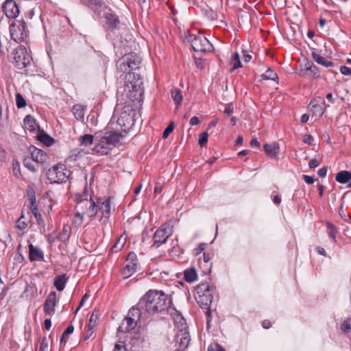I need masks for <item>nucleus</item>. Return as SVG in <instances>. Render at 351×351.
Listing matches in <instances>:
<instances>
[{
  "mask_svg": "<svg viewBox=\"0 0 351 351\" xmlns=\"http://www.w3.org/2000/svg\"><path fill=\"white\" fill-rule=\"evenodd\" d=\"M96 204H99L98 211H100L101 213V217L100 220L104 219V222L107 221L110 217V197H106L105 199L97 198Z\"/></svg>",
  "mask_w": 351,
  "mask_h": 351,
  "instance_id": "17",
  "label": "nucleus"
},
{
  "mask_svg": "<svg viewBox=\"0 0 351 351\" xmlns=\"http://www.w3.org/2000/svg\"><path fill=\"white\" fill-rule=\"evenodd\" d=\"M99 204L90 197L89 199L80 196L77 199L76 210L83 215H87L88 217H95L98 212Z\"/></svg>",
  "mask_w": 351,
  "mask_h": 351,
  "instance_id": "9",
  "label": "nucleus"
},
{
  "mask_svg": "<svg viewBox=\"0 0 351 351\" xmlns=\"http://www.w3.org/2000/svg\"><path fill=\"white\" fill-rule=\"evenodd\" d=\"M114 351H128L123 341H118L114 348Z\"/></svg>",
  "mask_w": 351,
  "mask_h": 351,
  "instance_id": "52",
  "label": "nucleus"
},
{
  "mask_svg": "<svg viewBox=\"0 0 351 351\" xmlns=\"http://www.w3.org/2000/svg\"><path fill=\"white\" fill-rule=\"evenodd\" d=\"M171 234L169 225L167 223L162 224L154 234L152 246L156 248L159 247L167 241Z\"/></svg>",
  "mask_w": 351,
  "mask_h": 351,
  "instance_id": "12",
  "label": "nucleus"
},
{
  "mask_svg": "<svg viewBox=\"0 0 351 351\" xmlns=\"http://www.w3.org/2000/svg\"><path fill=\"white\" fill-rule=\"evenodd\" d=\"M189 123L191 125H197L199 123V118L196 116H194L190 119Z\"/></svg>",
  "mask_w": 351,
  "mask_h": 351,
  "instance_id": "64",
  "label": "nucleus"
},
{
  "mask_svg": "<svg viewBox=\"0 0 351 351\" xmlns=\"http://www.w3.org/2000/svg\"><path fill=\"white\" fill-rule=\"evenodd\" d=\"M137 323L134 318L127 316L118 328V331L124 333L128 332L136 326Z\"/></svg>",
  "mask_w": 351,
  "mask_h": 351,
  "instance_id": "23",
  "label": "nucleus"
},
{
  "mask_svg": "<svg viewBox=\"0 0 351 351\" xmlns=\"http://www.w3.org/2000/svg\"><path fill=\"white\" fill-rule=\"evenodd\" d=\"M71 171L65 165L58 164L50 168L47 172V178L51 184L66 182L70 176Z\"/></svg>",
  "mask_w": 351,
  "mask_h": 351,
  "instance_id": "7",
  "label": "nucleus"
},
{
  "mask_svg": "<svg viewBox=\"0 0 351 351\" xmlns=\"http://www.w3.org/2000/svg\"><path fill=\"white\" fill-rule=\"evenodd\" d=\"M261 77L264 80H271L274 81L278 79L277 73L270 68L267 69L265 73L261 75Z\"/></svg>",
  "mask_w": 351,
  "mask_h": 351,
  "instance_id": "40",
  "label": "nucleus"
},
{
  "mask_svg": "<svg viewBox=\"0 0 351 351\" xmlns=\"http://www.w3.org/2000/svg\"><path fill=\"white\" fill-rule=\"evenodd\" d=\"M272 200L274 203L276 205H279L281 202V197L278 195H271Z\"/></svg>",
  "mask_w": 351,
  "mask_h": 351,
  "instance_id": "63",
  "label": "nucleus"
},
{
  "mask_svg": "<svg viewBox=\"0 0 351 351\" xmlns=\"http://www.w3.org/2000/svg\"><path fill=\"white\" fill-rule=\"evenodd\" d=\"M313 141V138L310 134H305L304 136V142L308 145H311Z\"/></svg>",
  "mask_w": 351,
  "mask_h": 351,
  "instance_id": "62",
  "label": "nucleus"
},
{
  "mask_svg": "<svg viewBox=\"0 0 351 351\" xmlns=\"http://www.w3.org/2000/svg\"><path fill=\"white\" fill-rule=\"evenodd\" d=\"M171 305L172 300L169 295L155 290L147 291L138 302V306L147 315L167 312L171 316L177 314L180 315L178 311Z\"/></svg>",
  "mask_w": 351,
  "mask_h": 351,
  "instance_id": "1",
  "label": "nucleus"
},
{
  "mask_svg": "<svg viewBox=\"0 0 351 351\" xmlns=\"http://www.w3.org/2000/svg\"><path fill=\"white\" fill-rule=\"evenodd\" d=\"M171 97L176 105L178 107L182 101V92L179 88H173L171 90Z\"/></svg>",
  "mask_w": 351,
  "mask_h": 351,
  "instance_id": "36",
  "label": "nucleus"
},
{
  "mask_svg": "<svg viewBox=\"0 0 351 351\" xmlns=\"http://www.w3.org/2000/svg\"><path fill=\"white\" fill-rule=\"evenodd\" d=\"M135 112L131 105H125L119 112L117 109L114 110L111 121H116L117 125L119 126V130L123 132H128L132 129L134 125ZM117 130H119L117 128Z\"/></svg>",
  "mask_w": 351,
  "mask_h": 351,
  "instance_id": "3",
  "label": "nucleus"
},
{
  "mask_svg": "<svg viewBox=\"0 0 351 351\" xmlns=\"http://www.w3.org/2000/svg\"><path fill=\"white\" fill-rule=\"evenodd\" d=\"M10 31L12 39L17 43L23 40L27 37V27L25 23L23 21H20L16 27L15 24H11L10 25Z\"/></svg>",
  "mask_w": 351,
  "mask_h": 351,
  "instance_id": "14",
  "label": "nucleus"
},
{
  "mask_svg": "<svg viewBox=\"0 0 351 351\" xmlns=\"http://www.w3.org/2000/svg\"><path fill=\"white\" fill-rule=\"evenodd\" d=\"M1 8L9 19H15L20 13L19 8L14 0H5L2 3Z\"/></svg>",
  "mask_w": 351,
  "mask_h": 351,
  "instance_id": "15",
  "label": "nucleus"
},
{
  "mask_svg": "<svg viewBox=\"0 0 351 351\" xmlns=\"http://www.w3.org/2000/svg\"><path fill=\"white\" fill-rule=\"evenodd\" d=\"M306 70L309 77L317 78L319 76V69L313 62L306 64Z\"/></svg>",
  "mask_w": 351,
  "mask_h": 351,
  "instance_id": "31",
  "label": "nucleus"
},
{
  "mask_svg": "<svg viewBox=\"0 0 351 351\" xmlns=\"http://www.w3.org/2000/svg\"><path fill=\"white\" fill-rule=\"evenodd\" d=\"M12 63L17 69H23L29 66L32 61V57L23 46H19L14 49L11 53Z\"/></svg>",
  "mask_w": 351,
  "mask_h": 351,
  "instance_id": "6",
  "label": "nucleus"
},
{
  "mask_svg": "<svg viewBox=\"0 0 351 351\" xmlns=\"http://www.w3.org/2000/svg\"><path fill=\"white\" fill-rule=\"evenodd\" d=\"M335 180L339 183H347L351 180V173L348 171H341L336 175Z\"/></svg>",
  "mask_w": 351,
  "mask_h": 351,
  "instance_id": "33",
  "label": "nucleus"
},
{
  "mask_svg": "<svg viewBox=\"0 0 351 351\" xmlns=\"http://www.w3.org/2000/svg\"><path fill=\"white\" fill-rule=\"evenodd\" d=\"M94 136L92 134H86L79 137L78 141L81 147L86 148L93 145Z\"/></svg>",
  "mask_w": 351,
  "mask_h": 351,
  "instance_id": "30",
  "label": "nucleus"
},
{
  "mask_svg": "<svg viewBox=\"0 0 351 351\" xmlns=\"http://www.w3.org/2000/svg\"><path fill=\"white\" fill-rule=\"evenodd\" d=\"M34 217L36 218L38 225L41 228L40 231L45 232L46 231L45 223L43 219L42 218L41 214L37 215V216Z\"/></svg>",
  "mask_w": 351,
  "mask_h": 351,
  "instance_id": "47",
  "label": "nucleus"
},
{
  "mask_svg": "<svg viewBox=\"0 0 351 351\" xmlns=\"http://www.w3.org/2000/svg\"><path fill=\"white\" fill-rule=\"evenodd\" d=\"M147 315L145 311L138 306V303L136 306H133L130 309L128 317L134 318V320L138 322L141 317H146Z\"/></svg>",
  "mask_w": 351,
  "mask_h": 351,
  "instance_id": "25",
  "label": "nucleus"
},
{
  "mask_svg": "<svg viewBox=\"0 0 351 351\" xmlns=\"http://www.w3.org/2000/svg\"><path fill=\"white\" fill-rule=\"evenodd\" d=\"M73 330H74V327L73 325H69L66 328V330L64 331V332L60 338V343L61 344L66 343V341L69 339V335L72 334L73 332Z\"/></svg>",
  "mask_w": 351,
  "mask_h": 351,
  "instance_id": "41",
  "label": "nucleus"
},
{
  "mask_svg": "<svg viewBox=\"0 0 351 351\" xmlns=\"http://www.w3.org/2000/svg\"><path fill=\"white\" fill-rule=\"evenodd\" d=\"M340 71L344 75H351V69L346 66H341L340 67Z\"/></svg>",
  "mask_w": 351,
  "mask_h": 351,
  "instance_id": "56",
  "label": "nucleus"
},
{
  "mask_svg": "<svg viewBox=\"0 0 351 351\" xmlns=\"http://www.w3.org/2000/svg\"><path fill=\"white\" fill-rule=\"evenodd\" d=\"M328 106L324 98L321 97L312 99L308 104V108L312 111L313 115L317 117H321L323 115Z\"/></svg>",
  "mask_w": 351,
  "mask_h": 351,
  "instance_id": "16",
  "label": "nucleus"
},
{
  "mask_svg": "<svg viewBox=\"0 0 351 351\" xmlns=\"http://www.w3.org/2000/svg\"><path fill=\"white\" fill-rule=\"evenodd\" d=\"M319 165V162L315 158L311 159L308 162V165L311 169H315Z\"/></svg>",
  "mask_w": 351,
  "mask_h": 351,
  "instance_id": "58",
  "label": "nucleus"
},
{
  "mask_svg": "<svg viewBox=\"0 0 351 351\" xmlns=\"http://www.w3.org/2000/svg\"><path fill=\"white\" fill-rule=\"evenodd\" d=\"M56 293L51 291L47 296L44 304V312L46 315H52L55 312V307L56 306Z\"/></svg>",
  "mask_w": 351,
  "mask_h": 351,
  "instance_id": "18",
  "label": "nucleus"
},
{
  "mask_svg": "<svg viewBox=\"0 0 351 351\" xmlns=\"http://www.w3.org/2000/svg\"><path fill=\"white\" fill-rule=\"evenodd\" d=\"M263 149L268 157L270 158H276L279 154L280 147L278 143L273 142L271 143H265L263 145Z\"/></svg>",
  "mask_w": 351,
  "mask_h": 351,
  "instance_id": "21",
  "label": "nucleus"
},
{
  "mask_svg": "<svg viewBox=\"0 0 351 351\" xmlns=\"http://www.w3.org/2000/svg\"><path fill=\"white\" fill-rule=\"evenodd\" d=\"M210 256L209 254L208 253H206V252H204L203 253V257H202V258H199V262L200 264H202V262H204V263L206 265H205V267H206V269L208 270V271H210V269H211V263H210Z\"/></svg>",
  "mask_w": 351,
  "mask_h": 351,
  "instance_id": "43",
  "label": "nucleus"
},
{
  "mask_svg": "<svg viewBox=\"0 0 351 351\" xmlns=\"http://www.w3.org/2000/svg\"><path fill=\"white\" fill-rule=\"evenodd\" d=\"M175 341L179 344L180 348L182 350L186 348L190 342V335L187 331L180 330L175 337Z\"/></svg>",
  "mask_w": 351,
  "mask_h": 351,
  "instance_id": "20",
  "label": "nucleus"
},
{
  "mask_svg": "<svg viewBox=\"0 0 351 351\" xmlns=\"http://www.w3.org/2000/svg\"><path fill=\"white\" fill-rule=\"evenodd\" d=\"M196 293L195 295V300L201 308L206 310V326L208 328L210 326L211 311L210 305L213 300V294L216 288L215 286L208 283H201L196 287Z\"/></svg>",
  "mask_w": 351,
  "mask_h": 351,
  "instance_id": "2",
  "label": "nucleus"
},
{
  "mask_svg": "<svg viewBox=\"0 0 351 351\" xmlns=\"http://www.w3.org/2000/svg\"><path fill=\"white\" fill-rule=\"evenodd\" d=\"M29 200L30 203V209L34 216L36 217L37 215L40 214L38 211V207L36 204V195L34 191L29 193Z\"/></svg>",
  "mask_w": 351,
  "mask_h": 351,
  "instance_id": "32",
  "label": "nucleus"
},
{
  "mask_svg": "<svg viewBox=\"0 0 351 351\" xmlns=\"http://www.w3.org/2000/svg\"><path fill=\"white\" fill-rule=\"evenodd\" d=\"M34 161L32 158H25L23 160L24 166L32 172H36L38 170V165L34 164Z\"/></svg>",
  "mask_w": 351,
  "mask_h": 351,
  "instance_id": "39",
  "label": "nucleus"
},
{
  "mask_svg": "<svg viewBox=\"0 0 351 351\" xmlns=\"http://www.w3.org/2000/svg\"><path fill=\"white\" fill-rule=\"evenodd\" d=\"M341 330L345 332H348L351 330V319H347L344 320L343 324H341Z\"/></svg>",
  "mask_w": 351,
  "mask_h": 351,
  "instance_id": "48",
  "label": "nucleus"
},
{
  "mask_svg": "<svg viewBox=\"0 0 351 351\" xmlns=\"http://www.w3.org/2000/svg\"><path fill=\"white\" fill-rule=\"evenodd\" d=\"M302 178L307 184H313L315 180L313 176H310L307 175H303Z\"/></svg>",
  "mask_w": 351,
  "mask_h": 351,
  "instance_id": "57",
  "label": "nucleus"
},
{
  "mask_svg": "<svg viewBox=\"0 0 351 351\" xmlns=\"http://www.w3.org/2000/svg\"><path fill=\"white\" fill-rule=\"evenodd\" d=\"M206 245V243H199L198 245V246L193 250V255L194 256L199 255L205 250Z\"/></svg>",
  "mask_w": 351,
  "mask_h": 351,
  "instance_id": "49",
  "label": "nucleus"
},
{
  "mask_svg": "<svg viewBox=\"0 0 351 351\" xmlns=\"http://www.w3.org/2000/svg\"><path fill=\"white\" fill-rule=\"evenodd\" d=\"M127 261L128 263L121 270V275L124 279L130 277L134 273H135L138 266L137 256L133 252H131L128 254Z\"/></svg>",
  "mask_w": 351,
  "mask_h": 351,
  "instance_id": "13",
  "label": "nucleus"
},
{
  "mask_svg": "<svg viewBox=\"0 0 351 351\" xmlns=\"http://www.w3.org/2000/svg\"><path fill=\"white\" fill-rule=\"evenodd\" d=\"M72 112L75 117L79 120H84V106L80 104H75L73 106Z\"/></svg>",
  "mask_w": 351,
  "mask_h": 351,
  "instance_id": "35",
  "label": "nucleus"
},
{
  "mask_svg": "<svg viewBox=\"0 0 351 351\" xmlns=\"http://www.w3.org/2000/svg\"><path fill=\"white\" fill-rule=\"evenodd\" d=\"M141 62V57L134 53H129L124 55L117 62V70L122 73H130V71L138 68Z\"/></svg>",
  "mask_w": 351,
  "mask_h": 351,
  "instance_id": "8",
  "label": "nucleus"
},
{
  "mask_svg": "<svg viewBox=\"0 0 351 351\" xmlns=\"http://www.w3.org/2000/svg\"><path fill=\"white\" fill-rule=\"evenodd\" d=\"M143 81L138 75L135 77V74L129 73L128 81L126 82L125 91L129 101H136L142 99L144 93Z\"/></svg>",
  "mask_w": 351,
  "mask_h": 351,
  "instance_id": "5",
  "label": "nucleus"
},
{
  "mask_svg": "<svg viewBox=\"0 0 351 351\" xmlns=\"http://www.w3.org/2000/svg\"><path fill=\"white\" fill-rule=\"evenodd\" d=\"M25 128L29 132H34L39 126L36 125V119L30 114L25 116L23 120Z\"/></svg>",
  "mask_w": 351,
  "mask_h": 351,
  "instance_id": "28",
  "label": "nucleus"
},
{
  "mask_svg": "<svg viewBox=\"0 0 351 351\" xmlns=\"http://www.w3.org/2000/svg\"><path fill=\"white\" fill-rule=\"evenodd\" d=\"M327 173V168L326 167H324L321 169H319L317 171V174L321 178H324L326 176Z\"/></svg>",
  "mask_w": 351,
  "mask_h": 351,
  "instance_id": "60",
  "label": "nucleus"
},
{
  "mask_svg": "<svg viewBox=\"0 0 351 351\" xmlns=\"http://www.w3.org/2000/svg\"><path fill=\"white\" fill-rule=\"evenodd\" d=\"M29 152H31L32 160L37 164H43L49 159V156L45 152L35 146H30Z\"/></svg>",
  "mask_w": 351,
  "mask_h": 351,
  "instance_id": "19",
  "label": "nucleus"
},
{
  "mask_svg": "<svg viewBox=\"0 0 351 351\" xmlns=\"http://www.w3.org/2000/svg\"><path fill=\"white\" fill-rule=\"evenodd\" d=\"M82 3L86 5L93 12L101 14L104 12V8L106 7L101 0H79Z\"/></svg>",
  "mask_w": 351,
  "mask_h": 351,
  "instance_id": "22",
  "label": "nucleus"
},
{
  "mask_svg": "<svg viewBox=\"0 0 351 351\" xmlns=\"http://www.w3.org/2000/svg\"><path fill=\"white\" fill-rule=\"evenodd\" d=\"M234 110V104L232 103H229L226 106L224 113L227 115H230L233 112Z\"/></svg>",
  "mask_w": 351,
  "mask_h": 351,
  "instance_id": "55",
  "label": "nucleus"
},
{
  "mask_svg": "<svg viewBox=\"0 0 351 351\" xmlns=\"http://www.w3.org/2000/svg\"><path fill=\"white\" fill-rule=\"evenodd\" d=\"M36 137L38 141L43 143L47 147L51 146L55 142V140L52 137L44 132L43 130H40V128L38 129Z\"/></svg>",
  "mask_w": 351,
  "mask_h": 351,
  "instance_id": "26",
  "label": "nucleus"
},
{
  "mask_svg": "<svg viewBox=\"0 0 351 351\" xmlns=\"http://www.w3.org/2000/svg\"><path fill=\"white\" fill-rule=\"evenodd\" d=\"M231 64L232 65L230 69L231 73L233 72L235 69L241 67L240 56L237 52H234L233 53L232 56Z\"/></svg>",
  "mask_w": 351,
  "mask_h": 351,
  "instance_id": "38",
  "label": "nucleus"
},
{
  "mask_svg": "<svg viewBox=\"0 0 351 351\" xmlns=\"http://www.w3.org/2000/svg\"><path fill=\"white\" fill-rule=\"evenodd\" d=\"M102 16L104 19V27L106 31L109 33L115 34L116 32L119 29L120 26V21L119 17L116 15L114 12L108 7L104 8Z\"/></svg>",
  "mask_w": 351,
  "mask_h": 351,
  "instance_id": "10",
  "label": "nucleus"
},
{
  "mask_svg": "<svg viewBox=\"0 0 351 351\" xmlns=\"http://www.w3.org/2000/svg\"><path fill=\"white\" fill-rule=\"evenodd\" d=\"M16 103L18 108H22L26 106V101L20 93L16 95Z\"/></svg>",
  "mask_w": 351,
  "mask_h": 351,
  "instance_id": "45",
  "label": "nucleus"
},
{
  "mask_svg": "<svg viewBox=\"0 0 351 351\" xmlns=\"http://www.w3.org/2000/svg\"><path fill=\"white\" fill-rule=\"evenodd\" d=\"M327 227V233L328 236L333 240L334 242H336V227L331 223L327 222L326 223Z\"/></svg>",
  "mask_w": 351,
  "mask_h": 351,
  "instance_id": "42",
  "label": "nucleus"
},
{
  "mask_svg": "<svg viewBox=\"0 0 351 351\" xmlns=\"http://www.w3.org/2000/svg\"><path fill=\"white\" fill-rule=\"evenodd\" d=\"M93 333L94 329H91V330H90V328H88L86 333L84 335L83 337L84 341H87L93 335Z\"/></svg>",
  "mask_w": 351,
  "mask_h": 351,
  "instance_id": "61",
  "label": "nucleus"
},
{
  "mask_svg": "<svg viewBox=\"0 0 351 351\" xmlns=\"http://www.w3.org/2000/svg\"><path fill=\"white\" fill-rule=\"evenodd\" d=\"M188 41L193 49L197 52H205L212 48L210 41L203 35L189 34Z\"/></svg>",
  "mask_w": 351,
  "mask_h": 351,
  "instance_id": "11",
  "label": "nucleus"
},
{
  "mask_svg": "<svg viewBox=\"0 0 351 351\" xmlns=\"http://www.w3.org/2000/svg\"><path fill=\"white\" fill-rule=\"evenodd\" d=\"M24 215L22 213L19 219L16 222V226L21 230L25 229L27 226V222L23 221Z\"/></svg>",
  "mask_w": 351,
  "mask_h": 351,
  "instance_id": "44",
  "label": "nucleus"
},
{
  "mask_svg": "<svg viewBox=\"0 0 351 351\" xmlns=\"http://www.w3.org/2000/svg\"><path fill=\"white\" fill-rule=\"evenodd\" d=\"M173 130V122H171L169 124V125L165 128L162 133V137L166 138L169 136V134L172 132Z\"/></svg>",
  "mask_w": 351,
  "mask_h": 351,
  "instance_id": "53",
  "label": "nucleus"
},
{
  "mask_svg": "<svg viewBox=\"0 0 351 351\" xmlns=\"http://www.w3.org/2000/svg\"><path fill=\"white\" fill-rule=\"evenodd\" d=\"M48 340L47 337H44L40 340L39 351H48Z\"/></svg>",
  "mask_w": 351,
  "mask_h": 351,
  "instance_id": "50",
  "label": "nucleus"
},
{
  "mask_svg": "<svg viewBox=\"0 0 351 351\" xmlns=\"http://www.w3.org/2000/svg\"><path fill=\"white\" fill-rule=\"evenodd\" d=\"M99 317V311L95 310L93 312V313L91 314V315L89 318L88 324V328H90V330H91V329L95 328V327L97 325Z\"/></svg>",
  "mask_w": 351,
  "mask_h": 351,
  "instance_id": "37",
  "label": "nucleus"
},
{
  "mask_svg": "<svg viewBox=\"0 0 351 351\" xmlns=\"http://www.w3.org/2000/svg\"><path fill=\"white\" fill-rule=\"evenodd\" d=\"M312 58L313 60L315 61L317 64L325 67H330L334 65L332 62L327 60L325 58L315 51L312 52Z\"/></svg>",
  "mask_w": 351,
  "mask_h": 351,
  "instance_id": "29",
  "label": "nucleus"
},
{
  "mask_svg": "<svg viewBox=\"0 0 351 351\" xmlns=\"http://www.w3.org/2000/svg\"><path fill=\"white\" fill-rule=\"evenodd\" d=\"M184 279L188 282H193L197 278L196 270L193 268H189L184 271Z\"/></svg>",
  "mask_w": 351,
  "mask_h": 351,
  "instance_id": "34",
  "label": "nucleus"
},
{
  "mask_svg": "<svg viewBox=\"0 0 351 351\" xmlns=\"http://www.w3.org/2000/svg\"><path fill=\"white\" fill-rule=\"evenodd\" d=\"M69 278L66 274L57 276L54 279V287L58 291L64 290Z\"/></svg>",
  "mask_w": 351,
  "mask_h": 351,
  "instance_id": "27",
  "label": "nucleus"
},
{
  "mask_svg": "<svg viewBox=\"0 0 351 351\" xmlns=\"http://www.w3.org/2000/svg\"><path fill=\"white\" fill-rule=\"evenodd\" d=\"M29 258L31 261H43L44 254L43 251L34 246L32 243L29 244Z\"/></svg>",
  "mask_w": 351,
  "mask_h": 351,
  "instance_id": "24",
  "label": "nucleus"
},
{
  "mask_svg": "<svg viewBox=\"0 0 351 351\" xmlns=\"http://www.w3.org/2000/svg\"><path fill=\"white\" fill-rule=\"evenodd\" d=\"M208 351H226L218 343L210 344L208 348Z\"/></svg>",
  "mask_w": 351,
  "mask_h": 351,
  "instance_id": "54",
  "label": "nucleus"
},
{
  "mask_svg": "<svg viewBox=\"0 0 351 351\" xmlns=\"http://www.w3.org/2000/svg\"><path fill=\"white\" fill-rule=\"evenodd\" d=\"M83 214L80 213V212L77 211V213L75 214L73 219V223H75L77 226L81 225L83 221Z\"/></svg>",
  "mask_w": 351,
  "mask_h": 351,
  "instance_id": "51",
  "label": "nucleus"
},
{
  "mask_svg": "<svg viewBox=\"0 0 351 351\" xmlns=\"http://www.w3.org/2000/svg\"><path fill=\"white\" fill-rule=\"evenodd\" d=\"M121 136V134L116 132H106L95 145L93 149V153L100 156L107 155L111 149L119 143Z\"/></svg>",
  "mask_w": 351,
  "mask_h": 351,
  "instance_id": "4",
  "label": "nucleus"
},
{
  "mask_svg": "<svg viewBox=\"0 0 351 351\" xmlns=\"http://www.w3.org/2000/svg\"><path fill=\"white\" fill-rule=\"evenodd\" d=\"M243 56L244 58V61L246 62H248L252 59V56L249 54L248 51L247 50H243L242 51Z\"/></svg>",
  "mask_w": 351,
  "mask_h": 351,
  "instance_id": "59",
  "label": "nucleus"
},
{
  "mask_svg": "<svg viewBox=\"0 0 351 351\" xmlns=\"http://www.w3.org/2000/svg\"><path fill=\"white\" fill-rule=\"evenodd\" d=\"M208 134L207 132H202L199 134V145L203 147L208 142Z\"/></svg>",
  "mask_w": 351,
  "mask_h": 351,
  "instance_id": "46",
  "label": "nucleus"
}]
</instances>
